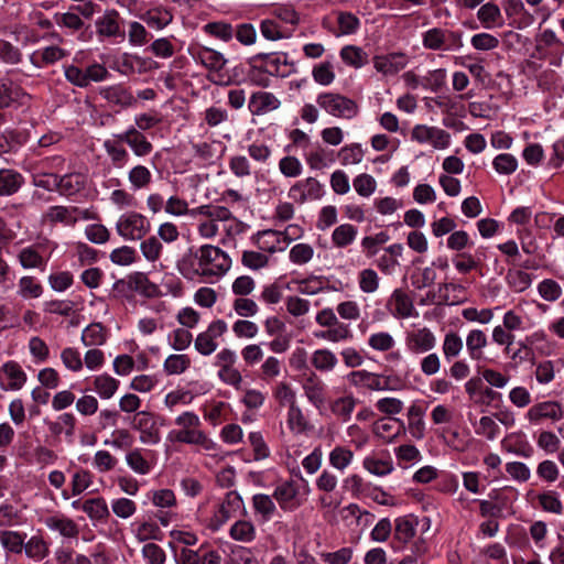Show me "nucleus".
Instances as JSON below:
<instances>
[{
	"mask_svg": "<svg viewBox=\"0 0 564 564\" xmlns=\"http://www.w3.org/2000/svg\"><path fill=\"white\" fill-rule=\"evenodd\" d=\"M230 267L229 256L213 245H203L196 250H188L176 264L183 278L199 282L217 281L227 273Z\"/></svg>",
	"mask_w": 564,
	"mask_h": 564,
	"instance_id": "nucleus-1",
	"label": "nucleus"
},
{
	"mask_svg": "<svg viewBox=\"0 0 564 564\" xmlns=\"http://www.w3.org/2000/svg\"><path fill=\"white\" fill-rule=\"evenodd\" d=\"M174 424L178 429L169 432L167 440L170 442L194 445L197 447V453L213 458H223L220 446L200 429L202 422L195 412H182L175 417Z\"/></svg>",
	"mask_w": 564,
	"mask_h": 564,
	"instance_id": "nucleus-2",
	"label": "nucleus"
},
{
	"mask_svg": "<svg viewBox=\"0 0 564 564\" xmlns=\"http://www.w3.org/2000/svg\"><path fill=\"white\" fill-rule=\"evenodd\" d=\"M85 56L83 51L77 52L72 63L63 65L66 80L78 88H86L93 83L108 79L110 74L107 67L97 62L85 65Z\"/></svg>",
	"mask_w": 564,
	"mask_h": 564,
	"instance_id": "nucleus-3",
	"label": "nucleus"
},
{
	"mask_svg": "<svg viewBox=\"0 0 564 564\" xmlns=\"http://www.w3.org/2000/svg\"><path fill=\"white\" fill-rule=\"evenodd\" d=\"M228 217V208L206 204L191 209V218L195 221L196 230L202 239H215L220 232L223 220Z\"/></svg>",
	"mask_w": 564,
	"mask_h": 564,
	"instance_id": "nucleus-4",
	"label": "nucleus"
},
{
	"mask_svg": "<svg viewBox=\"0 0 564 564\" xmlns=\"http://www.w3.org/2000/svg\"><path fill=\"white\" fill-rule=\"evenodd\" d=\"M464 33L442 26H433L421 34L422 45L427 51L452 53L464 46Z\"/></svg>",
	"mask_w": 564,
	"mask_h": 564,
	"instance_id": "nucleus-5",
	"label": "nucleus"
},
{
	"mask_svg": "<svg viewBox=\"0 0 564 564\" xmlns=\"http://www.w3.org/2000/svg\"><path fill=\"white\" fill-rule=\"evenodd\" d=\"M316 104L327 115L338 119L351 120L359 113L358 104L354 99L338 93H321L316 97Z\"/></svg>",
	"mask_w": 564,
	"mask_h": 564,
	"instance_id": "nucleus-6",
	"label": "nucleus"
},
{
	"mask_svg": "<svg viewBox=\"0 0 564 564\" xmlns=\"http://www.w3.org/2000/svg\"><path fill=\"white\" fill-rule=\"evenodd\" d=\"M301 484L293 480H286L278 485L273 491V497L280 508L284 511H294L303 503V496L311 492L308 481L304 479L301 473H297Z\"/></svg>",
	"mask_w": 564,
	"mask_h": 564,
	"instance_id": "nucleus-7",
	"label": "nucleus"
},
{
	"mask_svg": "<svg viewBox=\"0 0 564 564\" xmlns=\"http://www.w3.org/2000/svg\"><path fill=\"white\" fill-rule=\"evenodd\" d=\"M149 219L138 212L122 214L116 223L117 234L124 240L135 241L142 239L149 231Z\"/></svg>",
	"mask_w": 564,
	"mask_h": 564,
	"instance_id": "nucleus-8",
	"label": "nucleus"
},
{
	"mask_svg": "<svg viewBox=\"0 0 564 564\" xmlns=\"http://www.w3.org/2000/svg\"><path fill=\"white\" fill-rule=\"evenodd\" d=\"M411 140L422 145H430L434 150H445L451 145L452 135L436 126L420 123L412 128Z\"/></svg>",
	"mask_w": 564,
	"mask_h": 564,
	"instance_id": "nucleus-9",
	"label": "nucleus"
},
{
	"mask_svg": "<svg viewBox=\"0 0 564 564\" xmlns=\"http://www.w3.org/2000/svg\"><path fill=\"white\" fill-rule=\"evenodd\" d=\"M131 426L139 433V441L144 445L161 442V431L155 415L150 411H139L132 419Z\"/></svg>",
	"mask_w": 564,
	"mask_h": 564,
	"instance_id": "nucleus-10",
	"label": "nucleus"
},
{
	"mask_svg": "<svg viewBox=\"0 0 564 564\" xmlns=\"http://www.w3.org/2000/svg\"><path fill=\"white\" fill-rule=\"evenodd\" d=\"M227 323L223 319L213 321L206 330L199 333L194 339V347L198 354L209 356L216 351L218 339L227 332Z\"/></svg>",
	"mask_w": 564,
	"mask_h": 564,
	"instance_id": "nucleus-11",
	"label": "nucleus"
},
{
	"mask_svg": "<svg viewBox=\"0 0 564 564\" xmlns=\"http://www.w3.org/2000/svg\"><path fill=\"white\" fill-rule=\"evenodd\" d=\"M245 511V502L237 491H229L226 499L215 510L209 521V528L217 531L229 519Z\"/></svg>",
	"mask_w": 564,
	"mask_h": 564,
	"instance_id": "nucleus-12",
	"label": "nucleus"
},
{
	"mask_svg": "<svg viewBox=\"0 0 564 564\" xmlns=\"http://www.w3.org/2000/svg\"><path fill=\"white\" fill-rule=\"evenodd\" d=\"M524 417L532 425H539L544 420L558 422L564 419V406L555 400L541 401L531 405Z\"/></svg>",
	"mask_w": 564,
	"mask_h": 564,
	"instance_id": "nucleus-13",
	"label": "nucleus"
},
{
	"mask_svg": "<svg viewBox=\"0 0 564 564\" xmlns=\"http://www.w3.org/2000/svg\"><path fill=\"white\" fill-rule=\"evenodd\" d=\"M28 381V375L15 360H8L0 366V390L20 391Z\"/></svg>",
	"mask_w": 564,
	"mask_h": 564,
	"instance_id": "nucleus-14",
	"label": "nucleus"
},
{
	"mask_svg": "<svg viewBox=\"0 0 564 564\" xmlns=\"http://www.w3.org/2000/svg\"><path fill=\"white\" fill-rule=\"evenodd\" d=\"M387 311L397 319H408L417 316L413 301L403 289L392 291L387 300Z\"/></svg>",
	"mask_w": 564,
	"mask_h": 564,
	"instance_id": "nucleus-15",
	"label": "nucleus"
},
{
	"mask_svg": "<svg viewBox=\"0 0 564 564\" xmlns=\"http://www.w3.org/2000/svg\"><path fill=\"white\" fill-rule=\"evenodd\" d=\"M324 193V186L319 181L307 177L291 186L288 196L297 204H304L308 200L321 199Z\"/></svg>",
	"mask_w": 564,
	"mask_h": 564,
	"instance_id": "nucleus-16",
	"label": "nucleus"
},
{
	"mask_svg": "<svg viewBox=\"0 0 564 564\" xmlns=\"http://www.w3.org/2000/svg\"><path fill=\"white\" fill-rule=\"evenodd\" d=\"M127 466L137 475L150 474L156 465V454L152 449L135 447L124 455Z\"/></svg>",
	"mask_w": 564,
	"mask_h": 564,
	"instance_id": "nucleus-17",
	"label": "nucleus"
},
{
	"mask_svg": "<svg viewBox=\"0 0 564 564\" xmlns=\"http://www.w3.org/2000/svg\"><path fill=\"white\" fill-rule=\"evenodd\" d=\"M301 386L307 401L321 411L326 402L327 388L325 382L315 372H308L302 377Z\"/></svg>",
	"mask_w": 564,
	"mask_h": 564,
	"instance_id": "nucleus-18",
	"label": "nucleus"
},
{
	"mask_svg": "<svg viewBox=\"0 0 564 564\" xmlns=\"http://www.w3.org/2000/svg\"><path fill=\"white\" fill-rule=\"evenodd\" d=\"M410 58L404 52L376 55L372 58L375 69L383 76H395L408 66Z\"/></svg>",
	"mask_w": 564,
	"mask_h": 564,
	"instance_id": "nucleus-19",
	"label": "nucleus"
},
{
	"mask_svg": "<svg viewBox=\"0 0 564 564\" xmlns=\"http://www.w3.org/2000/svg\"><path fill=\"white\" fill-rule=\"evenodd\" d=\"M405 347L413 355H421L433 350L436 346V337L429 327H422L408 332L404 338Z\"/></svg>",
	"mask_w": 564,
	"mask_h": 564,
	"instance_id": "nucleus-20",
	"label": "nucleus"
},
{
	"mask_svg": "<svg viewBox=\"0 0 564 564\" xmlns=\"http://www.w3.org/2000/svg\"><path fill=\"white\" fill-rule=\"evenodd\" d=\"M115 138L126 143L138 158L147 156L153 150L152 143L134 126H130L123 132L115 134Z\"/></svg>",
	"mask_w": 564,
	"mask_h": 564,
	"instance_id": "nucleus-21",
	"label": "nucleus"
},
{
	"mask_svg": "<svg viewBox=\"0 0 564 564\" xmlns=\"http://www.w3.org/2000/svg\"><path fill=\"white\" fill-rule=\"evenodd\" d=\"M372 433L384 443H392L405 433V423L399 417H380L373 422Z\"/></svg>",
	"mask_w": 564,
	"mask_h": 564,
	"instance_id": "nucleus-22",
	"label": "nucleus"
},
{
	"mask_svg": "<svg viewBox=\"0 0 564 564\" xmlns=\"http://www.w3.org/2000/svg\"><path fill=\"white\" fill-rule=\"evenodd\" d=\"M414 440H423L426 435L425 408L419 402H412L406 409L405 432Z\"/></svg>",
	"mask_w": 564,
	"mask_h": 564,
	"instance_id": "nucleus-23",
	"label": "nucleus"
},
{
	"mask_svg": "<svg viewBox=\"0 0 564 564\" xmlns=\"http://www.w3.org/2000/svg\"><path fill=\"white\" fill-rule=\"evenodd\" d=\"M521 349H533L542 356L554 354L556 344L544 329H536L518 341Z\"/></svg>",
	"mask_w": 564,
	"mask_h": 564,
	"instance_id": "nucleus-24",
	"label": "nucleus"
},
{
	"mask_svg": "<svg viewBox=\"0 0 564 564\" xmlns=\"http://www.w3.org/2000/svg\"><path fill=\"white\" fill-rule=\"evenodd\" d=\"M44 524L48 530L57 532L65 539H76L79 534L78 524L73 519L61 512L46 517L44 519Z\"/></svg>",
	"mask_w": 564,
	"mask_h": 564,
	"instance_id": "nucleus-25",
	"label": "nucleus"
},
{
	"mask_svg": "<svg viewBox=\"0 0 564 564\" xmlns=\"http://www.w3.org/2000/svg\"><path fill=\"white\" fill-rule=\"evenodd\" d=\"M99 95L109 104L121 108L133 107L137 104V99L132 91L121 84L101 87Z\"/></svg>",
	"mask_w": 564,
	"mask_h": 564,
	"instance_id": "nucleus-26",
	"label": "nucleus"
},
{
	"mask_svg": "<svg viewBox=\"0 0 564 564\" xmlns=\"http://www.w3.org/2000/svg\"><path fill=\"white\" fill-rule=\"evenodd\" d=\"M500 446L503 452L524 458H530L533 454V447L522 432H511L507 434L501 440Z\"/></svg>",
	"mask_w": 564,
	"mask_h": 564,
	"instance_id": "nucleus-27",
	"label": "nucleus"
},
{
	"mask_svg": "<svg viewBox=\"0 0 564 564\" xmlns=\"http://www.w3.org/2000/svg\"><path fill=\"white\" fill-rule=\"evenodd\" d=\"M263 69L272 76L285 77L291 72V65L288 63V55L284 53L257 54Z\"/></svg>",
	"mask_w": 564,
	"mask_h": 564,
	"instance_id": "nucleus-28",
	"label": "nucleus"
},
{
	"mask_svg": "<svg viewBox=\"0 0 564 564\" xmlns=\"http://www.w3.org/2000/svg\"><path fill=\"white\" fill-rule=\"evenodd\" d=\"M347 379L355 388H364L369 391H383L386 387L382 373L370 372L364 369L349 372Z\"/></svg>",
	"mask_w": 564,
	"mask_h": 564,
	"instance_id": "nucleus-29",
	"label": "nucleus"
},
{
	"mask_svg": "<svg viewBox=\"0 0 564 564\" xmlns=\"http://www.w3.org/2000/svg\"><path fill=\"white\" fill-rule=\"evenodd\" d=\"M420 521L416 516L406 514L398 517L394 520V540L402 545H406L414 539Z\"/></svg>",
	"mask_w": 564,
	"mask_h": 564,
	"instance_id": "nucleus-30",
	"label": "nucleus"
},
{
	"mask_svg": "<svg viewBox=\"0 0 564 564\" xmlns=\"http://www.w3.org/2000/svg\"><path fill=\"white\" fill-rule=\"evenodd\" d=\"M17 260L24 270L45 271L48 257H44L39 251V246L32 245L19 250Z\"/></svg>",
	"mask_w": 564,
	"mask_h": 564,
	"instance_id": "nucleus-31",
	"label": "nucleus"
},
{
	"mask_svg": "<svg viewBox=\"0 0 564 564\" xmlns=\"http://www.w3.org/2000/svg\"><path fill=\"white\" fill-rule=\"evenodd\" d=\"M42 221L51 226L59 224L64 227H74L76 225V218L73 216V206H50L42 215Z\"/></svg>",
	"mask_w": 564,
	"mask_h": 564,
	"instance_id": "nucleus-32",
	"label": "nucleus"
},
{
	"mask_svg": "<svg viewBox=\"0 0 564 564\" xmlns=\"http://www.w3.org/2000/svg\"><path fill=\"white\" fill-rule=\"evenodd\" d=\"M67 55L68 52L65 48L57 45H50L34 51L30 55V61L35 67L42 68L55 64Z\"/></svg>",
	"mask_w": 564,
	"mask_h": 564,
	"instance_id": "nucleus-33",
	"label": "nucleus"
},
{
	"mask_svg": "<svg viewBox=\"0 0 564 564\" xmlns=\"http://www.w3.org/2000/svg\"><path fill=\"white\" fill-rule=\"evenodd\" d=\"M140 19L151 29L161 31L173 21V13L163 6H155L148 9L140 15Z\"/></svg>",
	"mask_w": 564,
	"mask_h": 564,
	"instance_id": "nucleus-34",
	"label": "nucleus"
},
{
	"mask_svg": "<svg viewBox=\"0 0 564 564\" xmlns=\"http://www.w3.org/2000/svg\"><path fill=\"white\" fill-rule=\"evenodd\" d=\"M358 399L352 393H346L329 402L330 413L341 423L350 421Z\"/></svg>",
	"mask_w": 564,
	"mask_h": 564,
	"instance_id": "nucleus-35",
	"label": "nucleus"
},
{
	"mask_svg": "<svg viewBox=\"0 0 564 564\" xmlns=\"http://www.w3.org/2000/svg\"><path fill=\"white\" fill-rule=\"evenodd\" d=\"M467 354L473 361H480L485 358V348L488 346V338L482 329H470L465 339Z\"/></svg>",
	"mask_w": 564,
	"mask_h": 564,
	"instance_id": "nucleus-36",
	"label": "nucleus"
},
{
	"mask_svg": "<svg viewBox=\"0 0 564 564\" xmlns=\"http://www.w3.org/2000/svg\"><path fill=\"white\" fill-rule=\"evenodd\" d=\"M29 99L30 95L12 82H6L0 85V109L14 104L25 105Z\"/></svg>",
	"mask_w": 564,
	"mask_h": 564,
	"instance_id": "nucleus-37",
	"label": "nucleus"
},
{
	"mask_svg": "<svg viewBox=\"0 0 564 564\" xmlns=\"http://www.w3.org/2000/svg\"><path fill=\"white\" fill-rule=\"evenodd\" d=\"M362 467L369 474L377 477H384L394 470L392 458L389 455L379 456L377 454L367 455L362 459Z\"/></svg>",
	"mask_w": 564,
	"mask_h": 564,
	"instance_id": "nucleus-38",
	"label": "nucleus"
},
{
	"mask_svg": "<svg viewBox=\"0 0 564 564\" xmlns=\"http://www.w3.org/2000/svg\"><path fill=\"white\" fill-rule=\"evenodd\" d=\"M119 13L116 10H107L96 22V33L99 37H117L120 35Z\"/></svg>",
	"mask_w": 564,
	"mask_h": 564,
	"instance_id": "nucleus-39",
	"label": "nucleus"
},
{
	"mask_svg": "<svg viewBox=\"0 0 564 564\" xmlns=\"http://www.w3.org/2000/svg\"><path fill=\"white\" fill-rule=\"evenodd\" d=\"M108 337L109 333L101 323H91L82 330L80 341L85 347L98 348L107 343Z\"/></svg>",
	"mask_w": 564,
	"mask_h": 564,
	"instance_id": "nucleus-40",
	"label": "nucleus"
},
{
	"mask_svg": "<svg viewBox=\"0 0 564 564\" xmlns=\"http://www.w3.org/2000/svg\"><path fill=\"white\" fill-rule=\"evenodd\" d=\"M477 19L485 29L500 28L505 23L500 8L492 2H487L479 8Z\"/></svg>",
	"mask_w": 564,
	"mask_h": 564,
	"instance_id": "nucleus-41",
	"label": "nucleus"
},
{
	"mask_svg": "<svg viewBox=\"0 0 564 564\" xmlns=\"http://www.w3.org/2000/svg\"><path fill=\"white\" fill-rule=\"evenodd\" d=\"M314 336L329 343L348 341L354 337L350 326L340 321L325 330L315 332Z\"/></svg>",
	"mask_w": 564,
	"mask_h": 564,
	"instance_id": "nucleus-42",
	"label": "nucleus"
},
{
	"mask_svg": "<svg viewBox=\"0 0 564 564\" xmlns=\"http://www.w3.org/2000/svg\"><path fill=\"white\" fill-rule=\"evenodd\" d=\"M120 381L108 373L93 378V389L102 400L111 399L118 391Z\"/></svg>",
	"mask_w": 564,
	"mask_h": 564,
	"instance_id": "nucleus-43",
	"label": "nucleus"
},
{
	"mask_svg": "<svg viewBox=\"0 0 564 564\" xmlns=\"http://www.w3.org/2000/svg\"><path fill=\"white\" fill-rule=\"evenodd\" d=\"M84 513L93 523L105 522L110 516L107 501L102 497H94L85 500Z\"/></svg>",
	"mask_w": 564,
	"mask_h": 564,
	"instance_id": "nucleus-44",
	"label": "nucleus"
},
{
	"mask_svg": "<svg viewBox=\"0 0 564 564\" xmlns=\"http://www.w3.org/2000/svg\"><path fill=\"white\" fill-rule=\"evenodd\" d=\"M85 186L86 177L80 173H69L58 176V192L63 196H74L83 191Z\"/></svg>",
	"mask_w": 564,
	"mask_h": 564,
	"instance_id": "nucleus-45",
	"label": "nucleus"
},
{
	"mask_svg": "<svg viewBox=\"0 0 564 564\" xmlns=\"http://www.w3.org/2000/svg\"><path fill=\"white\" fill-rule=\"evenodd\" d=\"M484 248H479L475 254L469 251L458 252L453 257L452 262L456 271L460 274H467L477 270L481 265L480 253Z\"/></svg>",
	"mask_w": 564,
	"mask_h": 564,
	"instance_id": "nucleus-46",
	"label": "nucleus"
},
{
	"mask_svg": "<svg viewBox=\"0 0 564 564\" xmlns=\"http://www.w3.org/2000/svg\"><path fill=\"white\" fill-rule=\"evenodd\" d=\"M354 457V452L349 447L336 445L328 454V464L343 474L352 464Z\"/></svg>",
	"mask_w": 564,
	"mask_h": 564,
	"instance_id": "nucleus-47",
	"label": "nucleus"
},
{
	"mask_svg": "<svg viewBox=\"0 0 564 564\" xmlns=\"http://www.w3.org/2000/svg\"><path fill=\"white\" fill-rule=\"evenodd\" d=\"M23 551L28 558L41 562L50 554V546L42 535L35 534L24 541Z\"/></svg>",
	"mask_w": 564,
	"mask_h": 564,
	"instance_id": "nucleus-48",
	"label": "nucleus"
},
{
	"mask_svg": "<svg viewBox=\"0 0 564 564\" xmlns=\"http://www.w3.org/2000/svg\"><path fill=\"white\" fill-rule=\"evenodd\" d=\"M123 142L116 140H105L104 149L110 159L111 164L117 169L124 167L130 161L128 150L122 145Z\"/></svg>",
	"mask_w": 564,
	"mask_h": 564,
	"instance_id": "nucleus-49",
	"label": "nucleus"
},
{
	"mask_svg": "<svg viewBox=\"0 0 564 564\" xmlns=\"http://www.w3.org/2000/svg\"><path fill=\"white\" fill-rule=\"evenodd\" d=\"M254 242L259 249L270 253L284 249V246H280L282 242V234L278 230L267 229L259 231L254 236Z\"/></svg>",
	"mask_w": 564,
	"mask_h": 564,
	"instance_id": "nucleus-50",
	"label": "nucleus"
},
{
	"mask_svg": "<svg viewBox=\"0 0 564 564\" xmlns=\"http://www.w3.org/2000/svg\"><path fill=\"white\" fill-rule=\"evenodd\" d=\"M505 281L507 286L514 293H523L532 284V275L522 269H508Z\"/></svg>",
	"mask_w": 564,
	"mask_h": 564,
	"instance_id": "nucleus-51",
	"label": "nucleus"
},
{
	"mask_svg": "<svg viewBox=\"0 0 564 564\" xmlns=\"http://www.w3.org/2000/svg\"><path fill=\"white\" fill-rule=\"evenodd\" d=\"M130 188L134 192L147 189L152 183V172L142 164L132 166L127 174Z\"/></svg>",
	"mask_w": 564,
	"mask_h": 564,
	"instance_id": "nucleus-52",
	"label": "nucleus"
},
{
	"mask_svg": "<svg viewBox=\"0 0 564 564\" xmlns=\"http://www.w3.org/2000/svg\"><path fill=\"white\" fill-rule=\"evenodd\" d=\"M286 424L293 434L300 435L308 432L312 425L299 404L288 410Z\"/></svg>",
	"mask_w": 564,
	"mask_h": 564,
	"instance_id": "nucleus-53",
	"label": "nucleus"
},
{
	"mask_svg": "<svg viewBox=\"0 0 564 564\" xmlns=\"http://www.w3.org/2000/svg\"><path fill=\"white\" fill-rule=\"evenodd\" d=\"M130 286L140 295L149 299L161 295L159 285L150 281L143 272H137L130 276Z\"/></svg>",
	"mask_w": 564,
	"mask_h": 564,
	"instance_id": "nucleus-54",
	"label": "nucleus"
},
{
	"mask_svg": "<svg viewBox=\"0 0 564 564\" xmlns=\"http://www.w3.org/2000/svg\"><path fill=\"white\" fill-rule=\"evenodd\" d=\"M357 235L358 228L356 226L348 223L341 224L333 230L332 243L336 248H346L355 242Z\"/></svg>",
	"mask_w": 564,
	"mask_h": 564,
	"instance_id": "nucleus-55",
	"label": "nucleus"
},
{
	"mask_svg": "<svg viewBox=\"0 0 564 564\" xmlns=\"http://www.w3.org/2000/svg\"><path fill=\"white\" fill-rule=\"evenodd\" d=\"M25 539L26 533L7 529L0 530V544L9 553L21 554Z\"/></svg>",
	"mask_w": 564,
	"mask_h": 564,
	"instance_id": "nucleus-56",
	"label": "nucleus"
},
{
	"mask_svg": "<svg viewBox=\"0 0 564 564\" xmlns=\"http://www.w3.org/2000/svg\"><path fill=\"white\" fill-rule=\"evenodd\" d=\"M43 285L32 275H23L18 282V295L23 300L39 299L43 294Z\"/></svg>",
	"mask_w": 564,
	"mask_h": 564,
	"instance_id": "nucleus-57",
	"label": "nucleus"
},
{
	"mask_svg": "<svg viewBox=\"0 0 564 564\" xmlns=\"http://www.w3.org/2000/svg\"><path fill=\"white\" fill-rule=\"evenodd\" d=\"M380 276L372 268L361 269L357 274V283L361 293L373 294L380 289Z\"/></svg>",
	"mask_w": 564,
	"mask_h": 564,
	"instance_id": "nucleus-58",
	"label": "nucleus"
},
{
	"mask_svg": "<svg viewBox=\"0 0 564 564\" xmlns=\"http://www.w3.org/2000/svg\"><path fill=\"white\" fill-rule=\"evenodd\" d=\"M341 61L354 68H361L368 63V54L356 45H346L339 52Z\"/></svg>",
	"mask_w": 564,
	"mask_h": 564,
	"instance_id": "nucleus-59",
	"label": "nucleus"
},
{
	"mask_svg": "<svg viewBox=\"0 0 564 564\" xmlns=\"http://www.w3.org/2000/svg\"><path fill=\"white\" fill-rule=\"evenodd\" d=\"M23 176L13 170H0V196H9L19 191Z\"/></svg>",
	"mask_w": 564,
	"mask_h": 564,
	"instance_id": "nucleus-60",
	"label": "nucleus"
},
{
	"mask_svg": "<svg viewBox=\"0 0 564 564\" xmlns=\"http://www.w3.org/2000/svg\"><path fill=\"white\" fill-rule=\"evenodd\" d=\"M311 362L316 370L329 372L335 369L338 364V359L332 350L322 348L312 354Z\"/></svg>",
	"mask_w": 564,
	"mask_h": 564,
	"instance_id": "nucleus-61",
	"label": "nucleus"
},
{
	"mask_svg": "<svg viewBox=\"0 0 564 564\" xmlns=\"http://www.w3.org/2000/svg\"><path fill=\"white\" fill-rule=\"evenodd\" d=\"M192 360L185 354H172L163 362V371L167 376H178L191 367Z\"/></svg>",
	"mask_w": 564,
	"mask_h": 564,
	"instance_id": "nucleus-62",
	"label": "nucleus"
},
{
	"mask_svg": "<svg viewBox=\"0 0 564 564\" xmlns=\"http://www.w3.org/2000/svg\"><path fill=\"white\" fill-rule=\"evenodd\" d=\"M463 347L464 341L456 332L449 330L444 335L442 352L446 361L449 362L457 358L460 355Z\"/></svg>",
	"mask_w": 564,
	"mask_h": 564,
	"instance_id": "nucleus-63",
	"label": "nucleus"
},
{
	"mask_svg": "<svg viewBox=\"0 0 564 564\" xmlns=\"http://www.w3.org/2000/svg\"><path fill=\"white\" fill-rule=\"evenodd\" d=\"M252 507L256 516H259L263 522L271 520L276 512L272 498L263 494L252 497Z\"/></svg>",
	"mask_w": 564,
	"mask_h": 564,
	"instance_id": "nucleus-64",
	"label": "nucleus"
}]
</instances>
